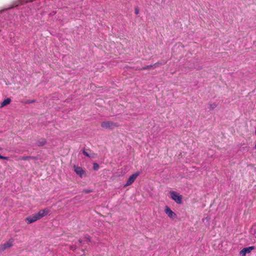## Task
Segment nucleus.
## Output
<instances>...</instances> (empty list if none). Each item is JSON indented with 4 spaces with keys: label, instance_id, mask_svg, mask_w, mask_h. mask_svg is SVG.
I'll return each mask as SVG.
<instances>
[{
    "label": "nucleus",
    "instance_id": "obj_2",
    "mask_svg": "<svg viewBox=\"0 0 256 256\" xmlns=\"http://www.w3.org/2000/svg\"><path fill=\"white\" fill-rule=\"evenodd\" d=\"M170 197L177 204H181L182 203V196L177 194L174 191L170 192Z\"/></svg>",
    "mask_w": 256,
    "mask_h": 256
},
{
    "label": "nucleus",
    "instance_id": "obj_22",
    "mask_svg": "<svg viewBox=\"0 0 256 256\" xmlns=\"http://www.w3.org/2000/svg\"><path fill=\"white\" fill-rule=\"evenodd\" d=\"M86 238H87V240H88L89 242H90V240H90V236H88V237H86Z\"/></svg>",
    "mask_w": 256,
    "mask_h": 256
},
{
    "label": "nucleus",
    "instance_id": "obj_20",
    "mask_svg": "<svg viewBox=\"0 0 256 256\" xmlns=\"http://www.w3.org/2000/svg\"><path fill=\"white\" fill-rule=\"evenodd\" d=\"M92 192V190H84V192L86 194H88Z\"/></svg>",
    "mask_w": 256,
    "mask_h": 256
},
{
    "label": "nucleus",
    "instance_id": "obj_3",
    "mask_svg": "<svg viewBox=\"0 0 256 256\" xmlns=\"http://www.w3.org/2000/svg\"><path fill=\"white\" fill-rule=\"evenodd\" d=\"M14 240L12 239L9 240L4 244L0 246V252L4 251L6 249L9 248L12 246Z\"/></svg>",
    "mask_w": 256,
    "mask_h": 256
},
{
    "label": "nucleus",
    "instance_id": "obj_6",
    "mask_svg": "<svg viewBox=\"0 0 256 256\" xmlns=\"http://www.w3.org/2000/svg\"><path fill=\"white\" fill-rule=\"evenodd\" d=\"M164 212L170 218L174 219L177 217L176 214L168 206L166 207Z\"/></svg>",
    "mask_w": 256,
    "mask_h": 256
},
{
    "label": "nucleus",
    "instance_id": "obj_10",
    "mask_svg": "<svg viewBox=\"0 0 256 256\" xmlns=\"http://www.w3.org/2000/svg\"><path fill=\"white\" fill-rule=\"evenodd\" d=\"M34 0H26L25 2H23L22 0H19L18 2H16V4L14 6H11L10 8H13L15 6H20V5H22L24 4L25 3H28V2H33Z\"/></svg>",
    "mask_w": 256,
    "mask_h": 256
},
{
    "label": "nucleus",
    "instance_id": "obj_14",
    "mask_svg": "<svg viewBox=\"0 0 256 256\" xmlns=\"http://www.w3.org/2000/svg\"><path fill=\"white\" fill-rule=\"evenodd\" d=\"M46 144V140H39L37 142V145L38 146H41L45 145Z\"/></svg>",
    "mask_w": 256,
    "mask_h": 256
},
{
    "label": "nucleus",
    "instance_id": "obj_18",
    "mask_svg": "<svg viewBox=\"0 0 256 256\" xmlns=\"http://www.w3.org/2000/svg\"><path fill=\"white\" fill-rule=\"evenodd\" d=\"M0 159L9 160V157L4 156L0 155Z\"/></svg>",
    "mask_w": 256,
    "mask_h": 256
},
{
    "label": "nucleus",
    "instance_id": "obj_12",
    "mask_svg": "<svg viewBox=\"0 0 256 256\" xmlns=\"http://www.w3.org/2000/svg\"><path fill=\"white\" fill-rule=\"evenodd\" d=\"M11 102V100L10 98H7L5 99L2 103L0 105V107H3L5 106L8 105V104H10Z\"/></svg>",
    "mask_w": 256,
    "mask_h": 256
},
{
    "label": "nucleus",
    "instance_id": "obj_7",
    "mask_svg": "<svg viewBox=\"0 0 256 256\" xmlns=\"http://www.w3.org/2000/svg\"><path fill=\"white\" fill-rule=\"evenodd\" d=\"M254 249V247L253 246L244 248L240 252V254L242 256H246V254L250 252Z\"/></svg>",
    "mask_w": 256,
    "mask_h": 256
},
{
    "label": "nucleus",
    "instance_id": "obj_13",
    "mask_svg": "<svg viewBox=\"0 0 256 256\" xmlns=\"http://www.w3.org/2000/svg\"><path fill=\"white\" fill-rule=\"evenodd\" d=\"M158 63H156L155 64H154V65H149V66H144V67H143L141 68V70H150L151 69V68H153V67H156V66H158Z\"/></svg>",
    "mask_w": 256,
    "mask_h": 256
},
{
    "label": "nucleus",
    "instance_id": "obj_17",
    "mask_svg": "<svg viewBox=\"0 0 256 256\" xmlns=\"http://www.w3.org/2000/svg\"><path fill=\"white\" fill-rule=\"evenodd\" d=\"M82 153L86 156L88 157V158L90 157V155L85 150H83Z\"/></svg>",
    "mask_w": 256,
    "mask_h": 256
},
{
    "label": "nucleus",
    "instance_id": "obj_11",
    "mask_svg": "<svg viewBox=\"0 0 256 256\" xmlns=\"http://www.w3.org/2000/svg\"><path fill=\"white\" fill-rule=\"evenodd\" d=\"M36 156H23L18 158V160H37Z\"/></svg>",
    "mask_w": 256,
    "mask_h": 256
},
{
    "label": "nucleus",
    "instance_id": "obj_19",
    "mask_svg": "<svg viewBox=\"0 0 256 256\" xmlns=\"http://www.w3.org/2000/svg\"><path fill=\"white\" fill-rule=\"evenodd\" d=\"M76 248V245H72L70 246V249L72 250H74Z\"/></svg>",
    "mask_w": 256,
    "mask_h": 256
},
{
    "label": "nucleus",
    "instance_id": "obj_15",
    "mask_svg": "<svg viewBox=\"0 0 256 256\" xmlns=\"http://www.w3.org/2000/svg\"><path fill=\"white\" fill-rule=\"evenodd\" d=\"M93 168L95 170H98L99 168V165L97 163H94L93 166Z\"/></svg>",
    "mask_w": 256,
    "mask_h": 256
},
{
    "label": "nucleus",
    "instance_id": "obj_5",
    "mask_svg": "<svg viewBox=\"0 0 256 256\" xmlns=\"http://www.w3.org/2000/svg\"><path fill=\"white\" fill-rule=\"evenodd\" d=\"M50 212V210L48 208L40 210L38 213L34 214L38 220H40L44 216H46Z\"/></svg>",
    "mask_w": 256,
    "mask_h": 256
},
{
    "label": "nucleus",
    "instance_id": "obj_1",
    "mask_svg": "<svg viewBox=\"0 0 256 256\" xmlns=\"http://www.w3.org/2000/svg\"><path fill=\"white\" fill-rule=\"evenodd\" d=\"M101 126L106 129L112 130L119 126V124L111 121H104L101 123Z\"/></svg>",
    "mask_w": 256,
    "mask_h": 256
},
{
    "label": "nucleus",
    "instance_id": "obj_9",
    "mask_svg": "<svg viewBox=\"0 0 256 256\" xmlns=\"http://www.w3.org/2000/svg\"><path fill=\"white\" fill-rule=\"evenodd\" d=\"M38 220L35 214H33L31 216H29L27 217L26 218V221L28 224L32 223Z\"/></svg>",
    "mask_w": 256,
    "mask_h": 256
},
{
    "label": "nucleus",
    "instance_id": "obj_21",
    "mask_svg": "<svg viewBox=\"0 0 256 256\" xmlns=\"http://www.w3.org/2000/svg\"><path fill=\"white\" fill-rule=\"evenodd\" d=\"M134 12L136 14H139V9L138 8H135Z\"/></svg>",
    "mask_w": 256,
    "mask_h": 256
},
{
    "label": "nucleus",
    "instance_id": "obj_24",
    "mask_svg": "<svg viewBox=\"0 0 256 256\" xmlns=\"http://www.w3.org/2000/svg\"><path fill=\"white\" fill-rule=\"evenodd\" d=\"M13 157H14V158H16V157H17V156H13Z\"/></svg>",
    "mask_w": 256,
    "mask_h": 256
},
{
    "label": "nucleus",
    "instance_id": "obj_8",
    "mask_svg": "<svg viewBox=\"0 0 256 256\" xmlns=\"http://www.w3.org/2000/svg\"><path fill=\"white\" fill-rule=\"evenodd\" d=\"M74 170L76 174L79 175L81 178L85 174L84 171L83 170L82 168L80 166H74Z\"/></svg>",
    "mask_w": 256,
    "mask_h": 256
},
{
    "label": "nucleus",
    "instance_id": "obj_16",
    "mask_svg": "<svg viewBox=\"0 0 256 256\" xmlns=\"http://www.w3.org/2000/svg\"><path fill=\"white\" fill-rule=\"evenodd\" d=\"M210 108L212 110H213L214 108H216L217 106V104L216 103H212L210 104Z\"/></svg>",
    "mask_w": 256,
    "mask_h": 256
},
{
    "label": "nucleus",
    "instance_id": "obj_23",
    "mask_svg": "<svg viewBox=\"0 0 256 256\" xmlns=\"http://www.w3.org/2000/svg\"><path fill=\"white\" fill-rule=\"evenodd\" d=\"M78 242H79L80 243H82V240H78Z\"/></svg>",
    "mask_w": 256,
    "mask_h": 256
},
{
    "label": "nucleus",
    "instance_id": "obj_4",
    "mask_svg": "<svg viewBox=\"0 0 256 256\" xmlns=\"http://www.w3.org/2000/svg\"><path fill=\"white\" fill-rule=\"evenodd\" d=\"M139 175H140L139 172H137L131 175L129 177L126 184L124 186L126 187L127 186L131 185L135 181V180H136V178Z\"/></svg>",
    "mask_w": 256,
    "mask_h": 256
}]
</instances>
